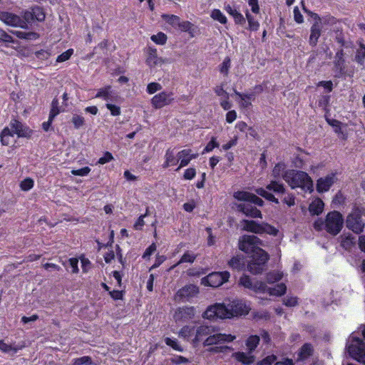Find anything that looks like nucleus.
Listing matches in <instances>:
<instances>
[{
    "mask_svg": "<svg viewBox=\"0 0 365 365\" xmlns=\"http://www.w3.org/2000/svg\"><path fill=\"white\" fill-rule=\"evenodd\" d=\"M237 210L245 214L246 216L253 218H262L260 210L250 204L240 203L237 205Z\"/></svg>",
    "mask_w": 365,
    "mask_h": 365,
    "instance_id": "5701e85b",
    "label": "nucleus"
},
{
    "mask_svg": "<svg viewBox=\"0 0 365 365\" xmlns=\"http://www.w3.org/2000/svg\"><path fill=\"white\" fill-rule=\"evenodd\" d=\"M229 265L233 269H240L244 266V262L240 257H234L229 261Z\"/></svg>",
    "mask_w": 365,
    "mask_h": 365,
    "instance_id": "c03bdc74",
    "label": "nucleus"
},
{
    "mask_svg": "<svg viewBox=\"0 0 365 365\" xmlns=\"http://www.w3.org/2000/svg\"><path fill=\"white\" fill-rule=\"evenodd\" d=\"M162 18L164 21L174 27H178V24H180V19L178 16L163 14Z\"/></svg>",
    "mask_w": 365,
    "mask_h": 365,
    "instance_id": "58836bf2",
    "label": "nucleus"
},
{
    "mask_svg": "<svg viewBox=\"0 0 365 365\" xmlns=\"http://www.w3.org/2000/svg\"><path fill=\"white\" fill-rule=\"evenodd\" d=\"M72 123L75 128L78 129L84 125L85 120L83 116L74 114L72 117Z\"/></svg>",
    "mask_w": 365,
    "mask_h": 365,
    "instance_id": "49530a36",
    "label": "nucleus"
},
{
    "mask_svg": "<svg viewBox=\"0 0 365 365\" xmlns=\"http://www.w3.org/2000/svg\"><path fill=\"white\" fill-rule=\"evenodd\" d=\"M278 232L279 230L276 227L266 222L262 223L261 234L267 233L272 236H277Z\"/></svg>",
    "mask_w": 365,
    "mask_h": 365,
    "instance_id": "c9c22d12",
    "label": "nucleus"
},
{
    "mask_svg": "<svg viewBox=\"0 0 365 365\" xmlns=\"http://www.w3.org/2000/svg\"><path fill=\"white\" fill-rule=\"evenodd\" d=\"M259 336L257 335H251L247 338L245 345L250 353H252V351L255 350L259 343Z\"/></svg>",
    "mask_w": 365,
    "mask_h": 365,
    "instance_id": "473e14b6",
    "label": "nucleus"
},
{
    "mask_svg": "<svg viewBox=\"0 0 365 365\" xmlns=\"http://www.w3.org/2000/svg\"><path fill=\"white\" fill-rule=\"evenodd\" d=\"M32 11L34 13V20L43 21L45 19V14L41 8L35 6L32 8Z\"/></svg>",
    "mask_w": 365,
    "mask_h": 365,
    "instance_id": "a18cd8bd",
    "label": "nucleus"
},
{
    "mask_svg": "<svg viewBox=\"0 0 365 365\" xmlns=\"http://www.w3.org/2000/svg\"><path fill=\"white\" fill-rule=\"evenodd\" d=\"M150 39L156 44L164 45L167 41V36L163 32L152 35Z\"/></svg>",
    "mask_w": 365,
    "mask_h": 365,
    "instance_id": "ea45409f",
    "label": "nucleus"
},
{
    "mask_svg": "<svg viewBox=\"0 0 365 365\" xmlns=\"http://www.w3.org/2000/svg\"><path fill=\"white\" fill-rule=\"evenodd\" d=\"M34 180L31 178H26L21 181L20 187L24 191H29L34 187Z\"/></svg>",
    "mask_w": 365,
    "mask_h": 365,
    "instance_id": "09e8293b",
    "label": "nucleus"
},
{
    "mask_svg": "<svg viewBox=\"0 0 365 365\" xmlns=\"http://www.w3.org/2000/svg\"><path fill=\"white\" fill-rule=\"evenodd\" d=\"M215 332V327L201 324L197 327L190 325L184 326L179 332V336L187 341H191L194 345L204 341L210 334Z\"/></svg>",
    "mask_w": 365,
    "mask_h": 365,
    "instance_id": "7ed1b4c3",
    "label": "nucleus"
},
{
    "mask_svg": "<svg viewBox=\"0 0 365 365\" xmlns=\"http://www.w3.org/2000/svg\"><path fill=\"white\" fill-rule=\"evenodd\" d=\"M346 349L353 359L365 364V344L356 333L349 337Z\"/></svg>",
    "mask_w": 365,
    "mask_h": 365,
    "instance_id": "20e7f679",
    "label": "nucleus"
},
{
    "mask_svg": "<svg viewBox=\"0 0 365 365\" xmlns=\"http://www.w3.org/2000/svg\"><path fill=\"white\" fill-rule=\"evenodd\" d=\"M365 60V45L361 42L359 43V48L356 49L355 61L360 65H363Z\"/></svg>",
    "mask_w": 365,
    "mask_h": 365,
    "instance_id": "72a5a7b5",
    "label": "nucleus"
},
{
    "mask_svg": "<svg viewBox=\"0 0 365 365\" xmlns=\"http://www.w3.org/2000/svg\"><path fill=\"white\" fill-rule=\"evenodd\" d=\"M210 17L217 21H219L220 24H225L227 21V17L224 15V14L220 9H213L211 11Z\"/></svg>",
    "mask_w": 365,
    "mask_h": 365,
    "instance_id": "f704fd0d",
    "label": "nucleus"
},
{
    "mask_svg": "<svg viewBox=\"0 0 365 365\" xmlns=\"http://www.w3.org/2000/svg\"><path fill=\"white\" fill-rule=\"evenodd\" d=\"M92 360L89 356H82L76 359L73 362V365H92Z\"/></svg>",
    "mask_w": 365,
    "mask_h": 365,
    "instance_id": "603ef678",
    "label": "nucleus"
},
{
    "mask_svg": "<svg viewBox=\"0 0 365 365\" xmlns=\"http://www.w3.org/2000/svg\"><path fill=\"white\" fill-rule=\"evenodd\" d=\"M195 169L193 168H190L185 170L183 177L185 180H192L195 178Z\"/></svg>",
    "mask_w": 365,
    "mask_h": 365,
    "instance_id": "338daca9",
    "label": "nucleus"
},
{
    "mask_svg": "<svg viewBox=\"0 0 365 365\" xmlns=\"http://www.w3.org/2000/svg\"><path fill=\"white\" fill-rule=\"evenodd\" d=\"M226 306V319L247 314L250 307L242 300L234 299Z\"/></svg>",
    "mask_w": 365,
    "mask_h": 365,
    "instance_id": "0eeeda50",
    "label": "nucleus"
},
{
    "mask_svg": "<svg viewBox=\"0 0 365 365\" xmlns=\"http://www.w3.org/2000/svg\"><path fill=\"white\" fill-rule=\"evenodd\" d=\"M314 353V348L311 344H304L297 353L296 358L297 362H304L307 361Z\"/></svg>",
    "mask_w": 365,
    "mask_h": 365,
    "instance_id": "a878e982",
    "label": "nucleus"
},
{
    "mask_svg": "<svg viewBox=\"0 0 365 365\" xmlns=\"http://www.w3.org/2000/svg\"><path fill=\"white\" fill-rule=\"evenodd\" d=\"M165 344L168 346H171L173 349L178 351H182L183 349L182 346L178 344V341L176 339H170L167 337L165 339Z\"/></svg>",
    "mask_w": 365,
    "mask_h": 365,
    "instance_id": "de8ad7c7",
    "label": "nucleus"
},
{
    "mask_svg": "<svg viewBox=\"0 0 365 365\" xmlns=\"http://www.w3.org/2000/svg\"><path fill=\"white\" fill-rule=\"evenodd\" d=\"M243 230L261 234L262 223L259 224L253 220H244L241 222Z\"/></svg>",
    "mask_w": 365,
    "mask_h": 365,
    "instance_id": "bb28decb",
    "label": "nucleus"
},
{
    "mask_svg": "<svg viewBox=\"0 0 365 365\" xmlns=\"http://www.w3.org/2000/svg\"><path fill=\"white\" fill-rule=\"evenodd\" d=\"M226 306L225 304L217 303L210 306L202 314V317L207 319L215 318L226 319Z\"/></svg>",
    "mask_w": 365,
    "mask_h": 365,
    "instance_id": "ddd939ff",
    "label": "nucleus"
},
{
    "mask_svg": "<svg viewBox=\"0 0 365 365\" xmlns=\"http://www.w3.org/2000/svg\"><path fill=\"white\" fill-rule=\"evenodd\" d=\"M277 360L276 356L272 354L266 356L258 363V365H274Z\"/></svg>",
    "mask_w": 365,
    "mask_h": 365,
    "instance_id": "13d9d810",
    "label": "nucleus"
},
{
    "mask_svg": "<svg viewBox=\"0 0 365 365\" xmlns=\"http://www.w3.org/2000/svg\"><path fill=\"white\" fill-rule=\"evenodd\" d=\"M0 20L8 26L26 28V22L19 16L13 13L6 11L0 12Z\"/></svg>",
    "mask_w": 365,
    "mask_h": 365,
    "instance_id": "4468645a",
    "label": "nucleus"
},
{
    "mask_svg": "<svg viewBox=\"0 0 365 365\" xmlns=\"http://www.w3.org/2000/svg\"><path fill=\"white\" fill-rule=\"evenodd\" d=\"M335 180L334 174L329 175L324 178H321L317 180V190L319 192H327L329 190Z\"/></svg>",
    "mask_w": 365,
    "mask_h": 365,
    "instance_id": "393cba45",
    "label": "nucleus"
},
{
    "mask_svg": "<svg viewBox=\"0 0 365 365\" xmlns=\"http://www.w3.org/2000/svg\"><path fill=\"white\" fill-rule=\"evenodd\" d=\"M215 92L220 98H229V93L223 89L222 86H217Z\"/></svg>",
    "mask_w": 365,
    "mask_h": 365,
    "instance_id": "0e129e2a",
    "label": "nucleus"
},
{
    "mask_svg": "<svg viewBox=\"0 0 365 365\" xmlns=\"http://www.w3.org/2000/svg\"><path fill=\"white\" fill-rule=\"evenodd\" d=\"M156 250V245L155 243H152L145 251L143 258L149 259V257L154 253Z\"/></svg>",
    "mask_w": 365,
    "mask_h": 365,
    "instance_id": "69168bd1",
    "label": "nucleus"
},
{
    "mask_svg": "<svg viewBox=\"0 0 365 365\" xmlns=\"http://www.w3.org/2000/svg\"><path fill=\"white\" fill-rule=\"evenodd\" d=\"M145 62L149 67L154 68L157 66H161L164 61L158 56L156 48L148 47L146 51Z\"/></svg>",
    "mask_w": 365,
    "mask_h": 365,
    "instance_id": "4be33fe9",
    "label": "nucleus"
},
{
    "mask_svg": "<svg viewBox=\"0 0 365 365\" xmlns=\"http://www.w3.org/2000/svg\"><path fill=\"white\" fill-rule=\"evenodd\" d=\"M283 179L292 189L299 187L309 193L314 190L313 181L305 172L287 170L283 174Z\"/></svg>",
    "mask_w": 365,
    "mask_h": 365,
    "instance_id": "f03ea898",
    "label": "nucleus"
},
{
    "mask_svg": "<svg viewBox=\"0 0 365 365\" xmlns=\"http://www.w3.org/2000/svg\"><path fill=\"white\" fill-rule=\"evenodd\" d=\"M284 304L287 307H294L297 304V299L294 297H288L284 299Z\"/></svg>",
    "mask_w": 365,
    "mask_h": 365,
    "instance_id": "774afa93",
    "label": "nucleus"
},
{
    "mask_svg": "<svg viewBox=\"0 0 365 365\" xmlns=\"http://www.w3.org/2000/svg\"><path fill=\"white\" fill-rule=\"evenodd\" d=\"M178 29L182 31L188 32L192 35L194 32L193 24L190 21H180V24L178 26Z\"/></svg>",
    "mask_w": 365,
    "mask_h": 365,
    "instance_id": "79ce46f5",
    "label": "nucleus"
},
{
    "mask_svg": "<svg viewBox=\"0 0 365 365\" xmlns=\"http://www.w3.org/2000/svg\"><path fill=\"white\" fill-rule=\"evenodd\" d=\"M268 190L273 191L277 194L284 193V187L283 184L276 180H272L270 183L267 185L266 189L260 187L255 190L257 194L265 199L277 204L279 203L278 200L272 193L269 192Z\"/></svg>",
    "mask_w": 365,
    "mask_h": 365,
    "instance_id": "423d86ee",
    "label": "nucleus"
},
{
    "mask_svg": "<svg viewBox=\"0 0 365 365\" xmlns=\"http://www.w3.org/2000/svg\"><path fill=\"white\" fill-rule=\"evenodd\" d=\"M236 339V336L232 334H225L217 333L215 327V332L210 334L202 342L204 346H212L220 345L225 342H231Z\"/></svg>",
    "mask_w": 365,
    "mask_h": 365,
    "instance_id": "9d476101",
    "label": "nucleus"
},
{
    "mask_svg": "<svg viewBox=\"0 0 365 365\" xmlns=\"http://www.w3.org/2000/svg\"><path fill=\"white\" fill-rule=\"evenodd\" d=\"M106 108L110 110V114L113 116L120 115L121 113L120 108L118 106L112 104L110 103H107L106 104Z\"/></svg>",
    "mask_w": 365,
    "mask_h": 365,
    "instance_id": "6e6d98bb",
    "label": "nucleus"
},
{
    "mask_svg": "<svg viewBox=\"0 0 365 365\" xmlns=\"http://www.w3.org/2000/svg\"><path fill=\"white\" fill-rule=\"evenodd\" d=\"M230 68V58L227 57L220 65V71L222 73L227 75Z\"/></svg>",
    "mask_w": 365,
    "mask_h": 365,
    "instance_id": "bf43d9fd",
    "label": "nucleus"
},
{
    "mask_svg": "<svg viewBox=\"0 0 365 365\" xmlns=\"http://www.w3.org/2000/svg\"><path fill=\"white\" fill-rule=\"evenodd\" d=\"M195 314L194 307H182L175 309L173 319L176 323H185L194 319Z\"/></svg>",
    "mask_w": 365,
    "mask_h": 365,
    "instance_id": "f8f14e48",
    "label": "nucleus"
},
{
    "mask_svg": "<svg viewBox=\"0 0 365 365\" xmlns=\"http://www.w3.org/2000/svg\"><path fill=\"white\" fill-rule=\"evenodd\" d=\"M240 284L245 288L251 289L256 292H264L267 284L262 282L252 283L249 276L244 275L240 278Z\"/></svg>",
    "mask_w": 365,
    "mask_h": 365,
    "instance_id": "aec40b11",
    "label": "nucleus"
},
{
    "mask_svg": "<svg viewBox=\"0 0 365 365\" xmlns=\"http://www.w3.org/2000/svg\"><path fill=\"white\" fill-rule=\"evenodd\" d=\"M59 112L58 100L53 99L51 103V109L49 114L50 118H54Z\"/></svg>",
    "mask_w": 365,
    "mask_h": 365,
    "instance_id": "5fc2aeb1",
    "label": "nucleus"
},
{
    "mask_svg": "<svg viewBox=\"0 0 365 365\" xmlns=\"http://www.w3.org/2000/svg\"><path fill=\"white\" fill-rule=\"evenodd\" d=\"M314 24L311 27V34L309 36V43L315 46L318 42V39L321 36V31L322 28L321 18L317 14H313Z\"/></svg>",
    "mask_w": 365,
    "mask_h": 365,
    "instance_id": "f3484780",
    "label": "nucleus"
},
{
    "mask_svg": "<svg viewBox=\"0 0 365 365\" xmlns=\"http://www.w3.org/2000/svg\"><path fill=\"white\" fill-rule=\"evenodd\" d=\"M0 350L4 353H9L11 351L16 353L19 349L12 346L11 344L5 343L2 340H0Z\"/></svg>",
    "mask_w": 365,
    "mask_h": 365,
    "instance_id": "8fccbe9b",
    "label": "nucleus"
},
{
    "mask_svg": "<svg viewBox=\"0 0 365 365\" xmlns=\"http://www.w3.org/2000/svg\"><path fill=\"white\" fill-rule=\"evenodd\" d=\"M287 290V286L284 283H279L274 287H268L265 289V292H267L270 296L280 297L282 296Z\"/></svg>",
    "mask_w": 365,
    "mask_h": 365,
    "instance_id": "c756f323",
    "label": "nucleus"
},
{
    "mask_svg": "<svg viewBox=\"0 0 365 365\" xmlns=\"http://www.w3.org/2000/svg\"><path fill=\"white\" fill-rule=\"evenodd\" d=\"M14 136V134L12 132V129L9 124V125L3 129L0 134L1 143L3 145H8L10 143L9 138L10 137Z\"/></svg>",
    "mask_w": 365,
    "mask_h": 365,
    "instance_id": "2f4dec72",
    "label": "nucleus"
},
{
    "mask_svg": "<svg viewBox=\"0 0 365 365\" xmlns=\"http://www.w3.org/2000/svg\"><path fill=\"white\" fill-rule=\"evenodd\" d=\"M346 224L347 228L356 234L361 233L364 227V223L361 220V214L359 209H354L346 217Z\"/></svg>",
    "mask_w": 365,
    "mask_h": 365,
    "instance_id": "1a4fd4ad",
    "label": "nucleus"
},
{
    "mask_svg": "<svg viewBox=\"0 0 365 365\" xmlns=\"http://www.w3.org/2000/svg\"><path fill=\"white\" fill-rule=\"evenodd\" d=\"M344 219L341 214L333 211L327 214L325 220V230L327 232L336 235L343 227Z\"/></svg>",
    "mask_w": 365,
    "mask_h": 365,
    "instance_id": "39448f33",
    "label": "nucleus"
},
{
    "mask_svg": "<svg viewBox=\"0 0 365 365\" xmlns=\"http://www.w3.org/2000/svg\"><path fill=\"white\" fill-rule=\"evenodd\" d=\"M230 277V273L225 272H215L209 274L207 276L202 278L201 284L205 286L217 287L227 282Z\"/></svg>",
    "mask_w": 365,
    "mask_h": 365,
    "instance_id": "6e6552de",
    "label": "nucleus"
},
{
    "mask_svg": "<svg viewBox=\"0 0 365 365\" xmlns=\"http://www.w3.org/2000/svg\"><path fill=\"white\" fill-rule=\"evenodd\" d=\"M95 97L106 101L107 103L117 101L119 98L118 95L112 89L110 86L98 89Z\"/></svg>",
    "mask_w": 365,
    "mask_h": 365,
    "instance_id": "6ab92c4d",
    "label": "nucleus"
},
{
    "mask_svg": "<svg viewBox=\"0 0 365 365\" xmlns=\"http://www.w3.org/2000/svg\"><path fill=\"white\" fill-rule=\"evenodd\" d=\"M90 172L91 168L89 167H84L78 170H72L71 174L73 175L86 176L89 174Z\"/></svg>",
    "mask_w": 365,
    "mask_h": 365,
    "instance_id": "680f3d73",
    "label": "nucleus"
},
{
    "mask_svg": "<svg viewBox=\"0 0 365 365\" xmlns=\"http://www.w3.org/2000/svg\"><path fill=\"white\" fill-rule=\"evenodd\" d=\"M113 159V155L110 152H106L103 156L99 158L98 163L101 165H104L107 163L110 162Z\"/></svg>",
    "mask_w": 365,
    "mask_h": 365,
    "instance_id": "e2e57ef3",
    "label": "nucleus"
},
{
    "mask_svg": "<svg viewBox=\"0 0 365 365\" xmlns=\"http://www.w3.org/2000/svg\"><path fill=\"white\" fill-rule=\"evenodd\" d=\"M9 125L13 133L18 138H29L32 134V130L28 126L16 119L11 120Z\"/></svg>",
    "mask_w": 365,
    "mask_h": 365,
    "instance_id": "a211bd4d",
    "label": "nucleus"
},
{
    "mask_svg": "<svg viewBox=\"0 0 365 365\" xmlns=\"http://www.w3.org/2000/svg\"><path fill=\"white\" fill-rule=\"evenodd\" d=\"M282 273L279 271L271 272L267 275V280L268 283H274L279 281L282 278Z\"/></svg>",
    "mask_w": 365,
    "mask_h": 365,
    "instance_id": "a19ab883",
    "label": "nucleus"
},
{
    "mask_svg": "<svg viewBox=\"0 0 365 365\" xmlns=\"http://www.w3.org/2000/svg\"><path fill=\"white\" fill-rule=\"evenodd\" d=\"M161 89L162 86L158 83L153 82L147 86V92L149 94H153L155 92L160 91Z\"/></svg>",
    "mask_w": 365,
    "mask_h": 365,
    "instance_id": "4d7b16f0",
    "label": "nucleus"
},
{
    "mask_svg": "<svg viewBox=\"0 0 365 365\" xmlns=\"http://www.w3.org/2000/svg\"><path fill=\"white\" fill-rule=\"evenodd\" d=\"M286 165L282 163H279L275 165L274 168L272 170V175L274 178H279L282 176L283 178V174L286 172Z\"/></svg>",
    "mask_w": 365,
    "mask_h": 365,
    "instance_id": "4c0bfd02",
    "label": "nucleus"
},
{
    "mask_svg": "<svg viewBox=\"0 0 365 365\" xmlns=\"http://www.w3.org/2000/svg\"><path fill=\"white\" fill-rule=\"evenodd\" d=\"M173 101V93L163 91L152 98L151 104L155 108H161L170 104Z\"/></svg>",
    "mask_w": 365,
    "mask_h": 365,
    "instance_id": "2eb2a0df",
    "label": "nucleus"
},
{
    "mask_svg": "<svg viewBox=\"0 0 365 365\" xmlns=\"http://www.w3.org/2000/svg\"><path fill=\"white\" fill-rule=\"evenodd\" d=\"M195 258H196L195 255H194L193 253L187 252L182 256L181 259L175 265H173L170 269H173V268L175 267L176 266H178V264H180L184 262L192 263L195 261Z\"/></svg>",
    "mask_w": 365,
    "mask_h": 365,
    "instance_id": "e433bc0d",
    "label": "nucleus"
},
{
    "mask_svg": "<svg viewBox=\"0 0 365 365\" xmlns=\"http://www.w3.org/2000/svg\"><path fill=\"white\" fill-rule=\"evenodd\" d=\"M236 96H237L240 99V106L242 108H250L252 105V103L248 101L245 97L244 93H241L238 91H235Z\"/></svg>",
    "mask_w": 365,
    "mask_h": 365,
    "instance_id": "3c124183",
    "label": "nucleus"
},
{
    "mask_svg": "<svg viewBox=\"0 0 365 365\" xmlns=\"http://www.w3.org/2000/svg\"><path fill=\"white\" fill-rule=\"evenodd\" d=\"M73 49H71V48L68 49L67 51L62 53L61 55H59L57 57L56 62L61 63V62H64V61L68 60L70 58V57L71 56V55L73 54Z\"/></svg>",
    "mask_w": 365,
    "mask_h": 365,
    "instance_id": "864d4df0",
    "label": "nucleus"
},
{
    "mask_svg": "<svg viewBox=\"0 0 365 365\" xmlns=\"http://www.w3.org/2000/svg\"><path fill=\"white\" fill-rule=\"evenodd\" d=\"M233 357L243 364H250L254 362L255 358L252 353L236 352L233 354Z\"/></svg>",
    "mask_w": 365,
    "mask_h": 365,
    "instance_id": "7c9ffc66",
    "label": "nucleus"
},
{
    "mask_svg": "<svg viewBox=\"0 0 365 365\" xmlns=\"http://www.w3.org/2000/svg\"><path fill=\"white\" fill-rule=\"evenodd\" d=\"M199 288L195 284H187L180 289L175 294V298L177 301L190 302L193 298L197 297Z\"/></svg>",
    "mask_w": 365,
    "mask_h": 365,
    "instance_id": "9b49d317",
    "label": "nucleus"
},
{
    "mask_svg": "<svg viewBox=\"0 0 365 365\" xmlns=\"http://www.w3.org/2000/svg\"><path fill=\"white\" fill-rule=\"evenodd\" d=\"M178 163V158L174 149L169 148L166 150L165 154V162L163 165L164 168L175 165Z\"/></svg>",
    "mask_w": 365,
    "mask_h": 365,
    "instance_id": "cd10ccee",
    "label": "nucleus"
},
{
    "mask_svg": "<svg viewBox=\"0 0 365 365\" xmlns=\"http://www.w3.org/2000/svg\"><path fill=\"white\" fill-rule=\"evenodd\" d=\"M234 197L240 201L250 202L259 206L263 205V200L251 192L247 191H237L234 193Z\"/></svg>",
    "mask_w": 365,
    "mask_h": 365,
    "instance_id": "412c9836",
    "label": "nucleus"
},
{
    "mask_svg": "<svg viewBox=\"0 0 365 365\" xmlns=\"http://www.w3.org/2000/svg\"><path fill=\"white\" fill-rule=\"evenodd\" d=\"M324 204L319 198H315L310 203L309 210L312 215H319L323 212Z\"/></svg>",
    "mask_w": 365,
    "mask_h": 365,
    "instance_id": "c85d7f7f",
    "label": "nucleus"
},
{
    "mask_svg": "<svg viewBox=\"0 0 365 365\" xmlns=\"http://www.w3.org/2000/svg\"><path fill=\"white\" fill-rule=\"evenodd\" d=\"M0 41L5 43H14L13 37L1 29H0Z\"/></svg>",
    "mask_w": 365,
    "mask_h": 365,
    "instance_id": "052dcab7",
    "label": "nucleus"
},
{
    "mask_svg": "<svg viewBox=\"0 0 365 365\" xmlns=\"http://www.w3.org/2000/svg\"><path fill=\"white\" fill-rule=\"evenodd\" d=\"M219 143L216 137H212L210 141L207 144L202 151V154L211 152L214 148L219 147Z\"/></svg>",
    "mask_w": 365,
    "mask_h": 365,
    "instance_id": "37998d69",
    "label": "nucleus"
},
{
    "mask_svg": "<svg viewBox=\"0 0 365 365\" xmlns=\"http://www.w3.org/2000/svg\"><path fill=\"white\" fill-rule=\"evenodd\" d=\"M197 153H193L190 148L183 149L177 153V157L178 158L179 166L176 169L178 171L182 168L187 166L190 162L198 157Z\"/></svg>",
    "mask_w": 365,
    "mask_h": 365,
    "instance_id": "dca6fc26",
    "label": "nucleus"
},
{
    "mask_svg": "<svg viewBox=\"0 0 365 365\" xmlns=\"http://www.w3.org/2000/svg\"><path fill=\"white\" fill-rule=\"evenodd\" d=\"M327 123L333 127L334 132L338 135L339 138L342 140H346L348 133L346 130V125H343L339 120L334 119H327Z\"/></svg>",
    "mask_w": 365,
    "mask_h": 365,
    "instance_id": "b1692460",
    "label": "nucleus"
},
{
    "mask_svg": "<svg viewBox=\"0 0 365 365\" xmlns=\"http://www.w3.org/2000/svg\"><path fill=\"white\" fill-rule=\"evenodd\" d=\"M262 245V242L255 235H243L239 241L240 250L252 258L248 264V269L254 274L262 272L269 259L267 253L260 247Z\"/></svg>",
    "mask_w": 365,
    "mask_h": 365,
    "instance_id": "f257e3e1",
    "label": "nucleus"
}]
</instances>
